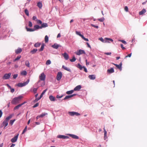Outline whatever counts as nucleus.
<instances>
[{"instance_id": "obj_7", "label": "nucleus", "mask_w": 147, "mask_h": 147, "mask_svg": "<svg viewBox=\"0 0 147 147\" xmlns=\"http://www.w3.org/2000/svg\"><path fill=\"white\" fill-rule=\"evenodd\" d=\"M68 113L71 116H73L74 115L78 116L80 115L79 113L75 112H69Z\"/></svg>"}, {"instance_id": "obj_50", "label": "nucleus", "mask_w": 147, "mask_h": 147, "mask_svg": "<svg viewBox=\"0 0 147 147\" xmlns=\"http://www.w3.org/2000/svg\"><path fill=\"white\" fill-rule=\"evenodd\" d=\"M28 26L30 27H32V23L30 21L29 22Z\"/></svg>"}, {"instance_id": "obj_46", "label": "nucleus", "mask_w": 147, "mask_h": 147, "mask_svg": "<svg viewBox=\"0 0 147 147\" xmlns=\"http://www.w3.org/2000/svg\"><path fill=\"white\" fill-rule=\"evenodd\" d=\"M27 129V126H26L22 133V134H24V133L26 131Z\"/></svg>"}, {"instance_id": "obj_3", "label": "nucleus", "mask_w": 147, "mask_h": 147, "mask_svg": "<svg viewBox=\"0 0 147 147\" xmlns=\"http://www.w3.org/2000/svg\"><path fill=\"white\" fill-rule=\"evenodd\" d=\"M39 77L40 80H39L38 82H40V80L44 81L45 79L46 76L44 73L43 72L40 74Z\"/></svg>"}, {"instance_id": "obj_40", "label": "nucleus", "mask_w": 147, "mask_h": 147, "mask_svg": "<svg viewBox=\"0 0 147 147\" xmlns=\"http://www.w3.org/2000/svg\"><path fill=\"white\" fill-rule=\"evenodd\" d=\"M36 21L37 22V23L38 24H42V22L40 20H36Z\"/></svg>"}, {"instance_id": "obj_59", "label": "nucleus", "mask_w": 147, "mask_h": 147, "mask_svg": "<svg viewBox=\"0 0 147 147\" xmlns=\"http://www.w3.org/2000/svg\"><path fill=\"white\" fill-rule=\"evenodd\" d=\"M99 39V40H100L102 42H104V40L102 38H100Z\"/></svg>"}, {"instance_id": "obj_8", "label": "nucleus", "mask_w": 147, "mask_h": 147, "mask_svg": "<svg viewBox=\"0 0 147 147\" xmlns=\"http://www.w3.org/2000/svg\"><path fill=\"white\" fill-rule=\"evenodd\" d=\"M62 73L61 72H59L57 73L56 79L58 81H59L61 79L62 77Z\"/></svg>"}, {"instance_id": "obj_62", "label": "nucleus", "mask_w": 147, "mask_h": 147, "mask_svg": "<svg viewBox=\"0 0 147 147\" xmlns=\"http://www.w3.org/2000/svg\"><path fill=\"white\" fill-rule=\"evenodd\" d=\"M11 92H12V93H13V92H14V91H15V90L14 88H11Z\"/></svg>"}, {"instance_id": "obj_29", "label": "nucleus", "mask_w": 147, "mask_h": 147, "mask_svg": "<svg viewBox=\"0 0 147 147\" xmlns=\"http://www.w3.org/2000/svg\"><path fill=\"white\" fill-rule=\"evenodd\" d=\"M62 67L65 70H66L68 71H70V69L69 68L67 67H65L64 65H63Z\"/></svg>"}, {"instance_id": "obj_12", "label": "nucleus", "mask_w": 147, "mask_h": 147, "mask_svg": "<svg viewBox=\"0 0 147 147\" xmlns=\"http://www.w3.org/2000/svg\"><path fill=\"white\" fill-rule=\"evenodd\" d=\"M25 103H26V102H24L19 104L18 105L16 106L14 108V110H17L20 107H21L22 105H23Z\"/></svg>"}, {"instance_id": "obj_61", "label": "nucleus", "mask_w": 147, "mask_h": 147, "mask_svg": "<svg viewBox=\"0 0 147 147\" xmlns=\"http://www.w3.org/2000/svg\"><path fill=\"white\" fill-rule=\"evenodd\" d=\"M111 54V52L105 53V54L107 55H110Z\"/></svg>"}, {"instance_id": "obj_20", "label": "nucleus", "mask_w": 147, "mask_h": 147, "mask_svg": "<svg viewBox=\"0 0 147 147\" xmlns=\"http://www.w3.org/2000/svg\"><path fill=\"white\" fill-rule=\"evenodd\" d=\"M5 126L4 128L6 127L8 125V121L6 120L5 119L3 121L2 123Z\"/></svg>"}, {"instance_id": "obj_39", "label": "nucleus", "mask_w": 147, "mask_h": 147, "mask_svg": "<svg viewBox=\"0 0 147 147\" xmlns=\"http://www.w3.org/2000/svg\"><path fill=\"white\" fill-rule=\"evenodd\" d=\"M21 57L20 55L18 56L13 61H16L19 60Z\"/></svg>"}, {"instance_id": "obj_21", "label": "nucleus", "mask_w": 147, "mask_h": 147, "mask_svg": "<svg viewBox=\"0 0 147 147\" xmlns=\"http://www.w3.org/2000/svg\"><path fill=\"white\" fill-rule=\"evenodd\" d=\"M114 71V70L113 68H111L110 69H108L107 70V72L109 74L113 73Z\"/></svg>"}, {"instance_id": "obj_1", "label": "nucleus", "mask_w": 147, "mask_h": 147, "mask_svg": "<svg viewBox=\"0 0 147 147\" xmlns=\"http://www.w3.org/2000/svg\"><path fill=\"white\" fill-rule=\"evenodd\" d=\"M22 97L20 96L18 97L14 98L12 100L11 103L12 104L16 105L19 103V101L21 100Z\"/></svg>"}, {"instance_id": "obj_31", "label": "nucleus", "mask_w": 147, "mask_h": 147, "mask_svg": "<svg viewBox=\"0 0 147 147\" xmlns=\"http://www.w3.org/2000/svg\"><path fill=\"white\" fill-rule=\"evenodd\" d=\"M47 114H48L47 113H42L41 114L39 115L40 117H43L47 115Z\"/></svg>"}, {"instance_id": "obj_23", "label": "nucleus", "mask_w": 147, "mask_h": 147, "mask_svg": "<svg viewBox=\"0 0 147 147\" xmlns=\"http://www.w3.org/2000/svg\"><path fill=\"white\" fill-rule=\"evenodd\" d=\"M40 26H39L38 25H35L34 26V31L35 30H36L37 29H41L40 28Z\"/></svg>"}, {"instance_id": "obj_38", "label": "nucleus", "mask_w": 147, "mask_h": 147, "mask_svg": "<svg viewBox=\"0 0 147 147\" xmlns=\"http://www.w3.org/2000/svg\"><path fill=\"white\" fill-rule=\"evenodd\" d=\"M78 67L80 70H82L83 68V67H82L80 63H78Z\"/></svg>"}, {"instance_id": "obj_27", "label": "nucleus", "mask_w": 147, "mask_h": 147, "mask_svg": "<svg viewBox=\"0 0 147 147\" xmlns=\"http://www.w3.org/2000/svg\"><path fill=\"white\" fill-rule=\"evenodd\" d=\"M37 5L40 8H41L42 7V4L41 2H39L38 3Z\"/></svg>"}, {"instance_id": "obj_19", "label": "nucleus", "mask_w": 147, "mask_h": 147, "mask_svg": "<svg viewBox=\"0 0 147 147\" xmlns=\"http://www.w3.org/2000/svg\"><path fill=\"white\" fill-rule=\"evenodd\" d=\"M48 24L47 23H42L40 26L41 29L42 28H45L48 26Z\"/></svg>"}, {"instance_id": "obj_4", "label": "nucleus", "mask_w": 147, "mask_h": 147, "mask_svg": "<svg viewBox=\"0 0 147 147\" xmlns=\"http://www.w3.org/2000/svg\"><path fill=\"white\" fill-rule=\"evenodd\" d=\"M11 75V73L5 74L3 76L2 78L4 80H7L9 79L10 78Z\"/></svg>"}, {"instance_id": "obj_48", "label": "nucleus", "mask_w": 147, "mask_h": 147, "mask_svg": "<svg viewBox=\"0 0 147 147\" xmlns=\"http://www.w3.org/2000/svg\"><path fill=\"white\" fill-rule=\"evenodd\" d=\"M91 25L93 27L96 28H98V26H96L93 24H91Z\"/></svg>"}, {"instance_id": "obj_60", "label": "nucleus", "mask_w": 147, "mask_h": 147, "mask_svg": "<svg viewBox=\"0 0 147 147\" xmlns=\"http://www.w3.org/2000/svg\"><path fill=\"white\" fill-rule=\"evenodd\" d=\"M83 68H84V70L86 72H88L86 68L84 66H83Z\"/></svg>"}, {"instance_id": "obj_42", "label": "nucleus", "mask_w": 147, "mask_h": 147, "mask_svg": "<svg viewBox=\"0 0 147 147\" xmlns=\"http://www.w3.org/2000/svg\"><path fill=\"white\" fill-rule=\"evenodd\" d=\"M51 63V62L50 60H47L46 63V64L47 65H49Z\"/></svg>"}, {"instance_id": "obj_25", "label": "nucleus", "mask_w": 147, "mask_h": 147, "mask_svg": "<svg viewBox=\"0 0 147 147\" xmlns=\"http://www.w3.org/2000/svg\"><path fill=\"white\" fill-rule=\"evenodd\" d=\"M49 98L51 101H55V98L52 95H51L49 96Z\"/></svg>"}, {"instance_id": "obj_17", "label": "nucleus", "mask_w": 147, "mask_h": 147, "mask_svg": "<svg viewBox=\"0 0 147 147\" xmlns=\"http://www.w3.org/2000/svg\"><path fill=\"white\" fill-rule=\"evenodd\" d=\"M62 55L66 60H67L69 58V55L66 53H64L63 54H62Z\"/></svg>"}, {"instance_id": "obj_10", "label": "nucleus", "mask_w": 147, "mask_h": 147, "mask_svg": "<svg viewBox=\"0 0 147 147\" xmlns=\"http://www.w3.org/2000/svg\"><path fill=\"white\" fill-rule=\"evenodd\" d=\"M113 65H115L118 69H121V66L122 65V63L121 62L119 65H117V64H115L114 63H112Z\"/></svg>"}, {"instance_id": "obj_44", "label": "nucleus", "mask_w": 147, "mask_h": 147, "mask_svg": "<svg viewBox=\"0 0 147 147\" xmlns=\"http://www.w3.org/2000/svg\"><path fill=\"white\" fill-rule=\"evenodd\" d=\"M15 121V119H14V120H11L10 121V123H9V124H10L11 125H12L14 122Z\"/></svg>"}, {"instance_id": "obj_15", "label": "nucleus", "mask_w": 147, "mask_h": 147, "mask_svg": "<svg viewBox=\"0 0 147 147\" xmlns=\"http://www.w3.org/2000/svg\"><path fill=\"white\" fill-rule=\"evenodd\" d=\"M60 46L59 45H58L57 44L55 43L52 46V47L54 49H57L58 48L60 47Z\"/></svg>"}, {"instance_id": "obj_5", "label": "nucleus", "mask_w": 147, "mask_h": 147, "mask_svg": "<svg viewBox=\"0 0 147 147\" xmlns=\"http://www.w3.org/2000/svg\"><path fill=\"white\" fill-rule=\"evenodd\" d=\"M76 32L77 34L79 35L84 40L87 41H88V38H85L83 35L81 34L80 32L76 31Z\"/></svg>"}, {"instance_id": "obj_51", "label": "nucleus", "mask_w": 147, "mask_h": 147, "mask_svg": "<svg viewBox=\"0 0 147 147\" xmlns=\"http://www.w3.org/2000/svg\"><path fill=\"white\" fill-rule=\"evenodd\" d=\"M38 88H34L33 89V91L34 93H35L37 92Z\"/></svg>"}, {"instance_id": "obj_45", "label": "nucleus", "mask_w": 147, "mask_h": 147, "mask_svg": "<svg viewBox=\"0 0 147 147\" xmlns=\"http://www.w3.org/2000/svg\"><path fill=\"white\" fill-rule=\"evenodd\" d=\"M25 13H26V15L27 16H29V12L28 11V10L27 9H25Z\"/></svg>"}, {"instance_id": "obj_32", "label": "nucleus", "mask_w": 147, "mask_h": 147, "mask_svg": "<svg viewBox=\"0 0 147 147\" xmlns=\"http://www.w3.org/2000/svg\"><path fill=\"white\" fill-rule=\"evenodd\" d=\"M44 46L45 45L44 44H42V45L41 48L39 50V51H41L43 50V49L44 48Z\"/></svg>"}, {"instance_id": "obj_18", "label": "nucleus", "mask_w": 147, "mask_h": 147, "mask_svg": "<svg viewBox=\"0 0 147 147\" xmlns=\"http://www.w3.org/2000/svg\"><path fill=\"white\" fill-rule=\"evenodd\" d=\"M81 86L80 85H78L74 89V91H79L81 88Z\"/></svg>"}, {"instance_id": "obj_36", "label": "nucleus", "mask_w": 147, "mask_h": 147, "mask_svg": "<svg viewBox=\"0 0 147 147\" xmlns=\"http://www.w3.org/2000/svg\"><path fill=\"white\" fill-rule=\"evenodd\" d=\"M12 117V115H9V116H8L7 117L6 119H5L6 120H7V121H9V120L11 119V117Z\"/></svg>"}, {"instance_id": "obj_58", "label": "nucleus", "mask_w": 147, "mask_h": 147, "mask_svg": "<svg viewBox=\"0 0 147 147\" xmlns=\"http://www.w3.org/2000/svg\"><path fill=\"white\" fill-rule=\"evenodd\" d=\"M107 132L106 131L105 132H104V138L105 139V138H106V137H107Z\"/></svg>"}, {"instance_id": "obj_34", "label": "nucleus", "mask_w": 147, "mask_h": 147, "mask_svg": "<svg viewBox=\"0 0 147 147\" xmlns=\"http://www.w3.org/2000/svg\"><path fill=\"white\" fill-rule=\"evenodd\" d=\"M37 51V49H34L33 50L30 51V53L32 54H33L36 53Z\"/></svg>"}, {"instance_id": "obj_56", "label": "nucleus", "mask_w": 147, "mask_h": 147, "mask_svg": "<svg viewBox=\"0 0 147 147\" xmlns=\"http://www.w3.org/2000/svg\"><path fill=\"white\" fill-rule=\"evenodd\" d=\"M131 53L129 54H128L125 57V58H127L128 57H130L131 56Z\"/></svg>"}, {"instance_id": "obj_24", "label": "nucleus", "mask_w": 147, "mask_h": 147, "mask_svg": "<svg viewBox=\"0 0 147 147\" xmlns=\"http://www.w3.org/2000/svg\"><path fill=\"white\" fill-rule=\"evenodd\" d=\"M27 71L25 70H24L23 71H22L20 72V74L22 76H26L27 75Z\"/></svg>"}, {"instance_id": "obj_47", "label": "nucleus", "mask_w": 147, "mask_h": 147, "mask_svg": "<svg viewBox=\"0 0 147 147\" xmlns=\"http://www.w3.org/2000/svg\"><path fill=\"white\" fill-rule=\"evenodd\" d=\"M119 41H121L124 44H127V42H126L123 40H119Z\"/></svg>"}, {"instance_id": "obj_14", "label": "nucleus", "mask_w": 147, "mask_h": 147, "mask_svg": "<svg viewBox=\"0 0 147 147\" xmlns=\"http://www.w3.org/2000/svg\"><path fill=\"white\" fill-rule=\"evenodd\" d=\"M68 135L70 136L71 137H72V138H73L74 139H79L78 137L76 135H74V134H68Z\"/></svg>"}, {"instance_id": "obj_64", "label": "nucleus", "mask_w": 147, "mask_h": 147, "mask_svg": "<svg viewBox=\"0 0 147 147\" xmlns=\"http://www.w3.org/2000/svg\"><path fill=\"white\" fill-rule=\"evenodd\" d=\"M6 85L10 89L11 88V86L9 85L8 84H6Z\"/></svg>"}, {"instance_id": "obj_26", "label": "nucleus", "mask_w": 147, "mask_h": 147, "mask_svg": "<svg viewBox=\"0 0 147 147\" xmlns=\"http://www.w3.org/2000/svg\"><path fill=\"white\" fill-rule=\"evenodd\" d=\"M146 11L145 9H143L139 13L140 15H142L146 13Z\"/></svg>"}, {"instance_id": "obj_9", "label": "nucleus", "mask_w": 147, "mask_h": 147, "mask_svg": "<svg viewBox=\"0 0 147 147\" xmlns=\"http://www.w3.org/2000/svg\"><path fill=\"white\" fill-rule=\"evenodd\" d=\"M19 134H18L16 136H15L13 138L11 139V141L13 143L16 142L18 138Z\"/></svg>"}, {"instance_id": "obj_35", "label": "nucleus", "mask_w": 147, "mask_h": 147, "mask_svg": "<svg viewBox=\"0 0 147 147\" xmlns=\"http://www.w3.org/2000/svg\"><path fill=\"white\" fill-rule=\"evenodd\" d=\"M41 45L40 43L37 42L35 44L34 46L35 47H39Z\"/></svg>"}, {"instance_id": "obj_54", "label": "nucleus", "mask_w": 147, "mask_h": 147, "mask_svg": "<svg viewBox=\"0 0 147 147\" xmlns=\"http://www.w3.org/2000/svg\"><path fill=\"white\" fill-rule=\"evenodd\" d=\"M120 45L121 47L123 50H124L125 49V48L123 47V45L122 44H121Z\"/></svg>"}, {"instance_id": "obj_28", "label": "nucleus", "mask_w": 147, "mask_h": 147, "mask_svg": "<svg viewBox=\"0 0 147 147\" xmlns=\"http://www.w3.org/2000/svg\"><path fill=\"white\" fill-rule=\"evenodd\" d=\"M26 28L27 31L28 32H33L34 31V29L28 28L27 27H26Z\"/></svg>"}, {"instance_id": "obj_11", "label": "nucleus", "mask_w": 147, "mask_h": 147, "mask_svg": "<svg viewBox=\"0 0 147 147\" xmlns=\"http://www.w3.org/2000/svg\"><path fill=\"white\" fill-rule=\"evenodd\" d=\"M76 94H73L70 95L66 96L64 98V100H65L68 98H69L73 97L74 96H76Z\"/></svg>"}, {"instance_id": "obj_6", "label": "nucleus", "mask_w": 147, "mask_h": 147, "mask_svg": "<svg viewBox=\"0 0 147 147\" xmlns=\"http://www.w3.org/2000/svg\"><path fill=\"white\" fill-rule=\"evenodd\" d=\"M75 53L76 54L78 55H80L81 54H85V51L84 50L82 49L79 50L77 52H76Z\"/></svg>"}, {"instance_id": "obj_37", "label": "nucleus", "mask_w": 147, "mask_h": 147, "mask_svg": "<svg viewBox=\"0 0 147 147\" xmlns=\"http://www.w3.org/2000/svg\"><path fill=\"white\" fill-rule=\"evenodd\" d=\"M25 65L28 67H30V63L28 61H26L25 63Z\"/></svg>"}, {"instance_id": "obj_52", "label": "nucleus", "mask_w": 147, "mask_h": 147, "mask_svg": "<svg viewBox=\"0 0 147 147\" xmlns=\"http://www.w3.org/2000/svg\"><path fill=\"white\" fill-rule=\"evenodd\" d=\"M18 75L17 74H14L13 75V78L15 79L18 77Z\"/></svg>"}, {"instance_id": "obj_43", "label": "nucleus", "mask_w": 147, "mask_h": 147, "mask_svg": "<svg viewBox=\"0 0 147 147\" xmlns=\"http://www.w3.org/2000/svg\"><path fill=\"white\" fill-rule=\"evenodd\" d=\"M76 58H75V57L74 56L72 59H70V61L71 62H74L75 61H76Z\"/></svg>"}, {"instance_id": "obj_57", "label": "nucleus", "mask_w": 147, "mask_h": 147, "mask_svg": "<svg viewBox=\"0 0 147 147\" xmlns=\"http://www.w3.org/2000/svg\"><path fill=\"white\" fill-rule=\"evenodd\" d=\"M47 89H46L45 90H44L43 91V92L41 94H42L44 95L45 94V92H46L47 91Z\"/></svg>"}, {"instance_id": "obj_13", "label": "nucleus", "mask_w": 147, "mask_h": 147, "mask_svg": "<svg viewBox=\"0 0 147 147\" xmlns=\"http://www.w3.org/2000/svg\"><path fill=\"white\" fill-rule=\"evenodd\" d=\"M57 138L63 139H67L69 138V137L68 136H63V135H59L57 136Z\"/></svg>"}, {"instance_id": "obj_2", "label": "nucleus", "mask_w": 147, "mask_h": 147, "mask_svg": "<svg viewBox=\"0 0 147 147\" xmlns=\"http://www.w3.org/2000/svg\"><path fill=\"white\" fill-rule=\"evenodd\" d=\"M29 81V79H28L26 82H23V83H18L17 86H18L20 87H22L25 86L28 83Z\"/></svg>"}, {"instance_id": "obj_41", "label": "nucleus", "mask_w": 147, "mask_h": 147, "mask_svg": "<svg viewBox=\"0 0 147 147\" xmlns=\"http://www.w3.org/2000/svg\"><path fill=\"white\" fill-rule=\"evenodd\" d=\"M98 20L100 22H103L105 18H104L102 17L100 19H98Z\"/></svg>"}, {"instance_id": "obj_33", "label": "nucleus", "mask_w": 147, "mask_h": 147, "mask_svg": "<svg viewBox=\"0 0 147 147\" xmlns=\"http://www.w3.org/2000/svg\"><path fill=\"white\" fill-rule=\"evenodd\" d=\"M45 42L46 43H47L49 41V38L47 35H46L45 38Z\"/></svg>"}, {"instance_id": "obj_49", "label": "nucleus", "mask_w": 147, "mask_h": 147, "mask_svg": "<svg viewBox=\"0 0 147 147\" xmlns=\"http://www.w3.org/2000/svg\"><path fill=\"white\" fill-rule=\"evenodd\" d=\"M124 10L126 12H128V8L127 6L125 7L124 8Z\"/></svg>"}, {"instance_id": "obj_22", "label": "nucleus", "mask_w": 147, "mask_h": 147, "mask_svg": "<svg viewBox=\"0 0 147 147\" xmlns=\"http://www.w3.org/2000/svg\"><path fill=\"white\" fill-rule=\"evenodd\" d=\"M22 51V50L21 48H19L15 50V53L16 54H19Z\"/></svg>"}, {"instance_id": "obj_30", "label": "nucleus", "mask_w": 147, "mask_h": 147, "mask_svg": "<svg viewBox=\"0 0 147 147\" xmlns=\"http://www.w3.org/2000/svg\"><path fill=\"white\" fill-rule=\"evenodd\" d=\"M74 90H71L70 91H67L66 93L67 94H70L73 93L74 92Z\"/></svg>"}, {"instance_id": "obj_53", "label": "nucleus", "mask_w": 147, "mask_h": 147, "mask_svg": "<svg viewBox=\"0 0 147 147\" xmlns=\"http://www.w3.org/2000/svg\"><path fill=\"white\" fill-rule=\"evenodd\" d=\"M38 105H39V104L38 103H37L35 105H34L33 106V108H35V107H36L37 106H38Z\"/></svg>"}, {"instance_id": "obj_55", "label": "nucleus", "mask_w": 147, "mask_h": 147, "mask_svg": "<svg viewBox=\"0 0 147 147\" xmlns=\"http://www.w3.org/2000/svg\"><path fill=\"white\" fill-rule=\"evenodd\" d=\"M63 95H62L61 96H59V95H57L56 96V98H62L63 97Z\"/></svg>"}, {"instance_id": "obj_16", "label": "nucleus", "mask_w": 147, "mask_h": 147, "mask_svg": "<svg viewBox=\"0 0 147 147\" xmlns=\"http://www.w3.org/2000/svg\"><path fill=\"white\" fill-rule=\"evenodd\" d=\"M88 78L90 80H94L96 78V76L95 75H90L88 76Z\"/></svg>"}, {"instance_id": "obj_63", "label": "nucleus", "mask_w": 147, "mask_h": 147, "mask_svg": "<svg viewBox=\"0 0 147 147\" xmlns=\"http://www.w3.org/2000/svg\"><path fill=\"white\" fill-rule=\"evenodd\" d=\"M3 114V113L1 111V110H0V118L2 116Z\"/></svg>"}]
</instances>
